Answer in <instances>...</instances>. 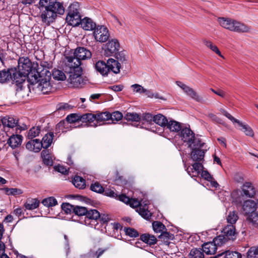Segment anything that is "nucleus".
<instances>
[{"label": "nucleus", "instance_id": "52", "mask_svg": "<svg viewBox=\"0 0 258 258\" xmlns=\"http://www.w3.org/2000/svg\"><path fill=\"white\" fill-rule=\"evenodd\" d=\"M124 118L127 120L138 121L140 119V116L136 113H127L125 116Z\"/></svg>", "mask_w": 258, "mask_h": 258}, {"label": "nucleus", "instance_id": "6", "mask_svg": "<svg viewBox=\"0 0 258 258\" xmlns=\"http://www.w3.org/2000/svg\"><path fill=\"white\" fill-rule=\"evenodd\" d=\"M51 74L47 69L44 68L39 72L38 81L34 84H37V88L43 94L47 93L51 90V85L50 83Z\"/></svg>", "mask_w": 258, "mask_h": 258}, {"label": "nucleus", "instance_id": "7", "mask_svg": "<svg viewBox=\"0 0 258 258\" xmlns=\"http://www.w3.org/2000/svg\"><path fill=\"white\" fill-rule=\"evenodd\" d=\"M180 136L184 142H186L188 144L189 148H192V145L196 147L199 146H202L200 144V139L195 137L194 132L189 128H182L181 130Z\"/></svg>", "mask_w": 258, "mask_h": 258}, {"label": "nucleus", "instance_id": "38", "mask_svg": "<svg viewBox=\"0 0 258 258\" xmlns=\"http://www.w3.org/2000/svg\"><path fill=\"white\" fill-rule=\"evenodd\" d=\"M51 74L53 78L57 80H64L66 78L64 73L59 70L54 69Z\"/></svg>", "mask_w": 258, "mask_h": 258}, {"label": "nucleus", "instance_id": "39", "mask_svg": "<svg viewBox=\"0 0 258 258\" xmlns=\"http://www.w3.org/2000/svg\"><path fill=\"white\" fill-rule=\"evenodd\" d=\"M152 227L154 231L156 233L162 232L164 230H166L165 225L160 221L153 222L152 223Z\"/></svg>", "mask_w": 258, "mask_h": 258}, {"label": "nucleus", "instance_id": "35", "mask_svg": "<svg viewBox=\"0 0 258 258\" xmlns=\"http://www.w3.org/2000/svg\"><path fill=\"white\" fill-rule=\"evenodd\" d=\"M111 115L108 112H103L98 113L95 114V120L98 122H103L106 120H109Z\"/></svg>", "mask_w": 258, "mask_h": 258}, {"label": "nucleus", "instance_id": "51", "mask_svg": "<svg viewBox=\"0 0 258 258\" xmlns=\"http://www.w3.org/2000/svg\"><path fill=\"white\" fill-rule=\"evenodd\" d=\"M115 58L117 59V61H119L121 62L126 61L127 59V56L124 51H117L115 54H114Z\"/></svg>", "mask_w": 258, "mask_h": 258}, {"label": "nucleus", "instance_id": "18", "mask_svg": "<svg viewBox=\"0 0 258 258\" xmlns=\"http://www.w3.org/2000/svg\"><path fill=\"white\" fill-rule=\"evenodd\" d=\"M15 69H4L0 71V83L2 84L7 83L12 80V74Z\"/></svg>", "mask_w": 258, "mask_h": 258}, {"label": "nucleus", "instance_id": "23", "mask_svg": "<svg viewBox=\"0 0 258 258\" xmlns=\"http://www.w3.org/2000/svg\"><path fill=\"white\" fill-rule=\"evenodd\" d=\"M66 22L69 25L77 26L80 25L81 21V16L78 14H68L66 17Z\"/></svg>", "mask_w": 258, "mask_h": 258}, {"label": "nucleus", "instance_id": "42", "mask_svg": "<svg viewBox=\"0 0 258 258\" xmlns=\"http://www.w3.org/2000/svg\"><path fill=\"white\" fill-rule=\"evenodd\" d=\"M95 120V114L92 113H85L80 115V121L83 122H92Z\"/></svg>", "mask_w": 258, "mask_h": 258}, {"label": "nucleus", "instance_id": "4", "mask_svg": "<svg viewBox=\"0 0 258 258\" xmlns=\"http://www.w3.org/2000/svg\"><path fill=\"white\" fill-rule=\"evenodd\" d=\"M18 70L28 76V82L34 84L38 81L39 72L32 68V62L27 57H20L18 61Z\"/></svg>", "mask_w": 258, "mask_h": 258}, {"label": "nucleus", "instance_id": "16", "mask_svg": "<svg viewBox=\"0 0 258 258\" xmlns=\"http://www.w3.org/2000/svg\"><path fill=\"white\" fill-rule=\"evenodd\" d=\"M218 22L223 28L232 31L233 29L235 20L224 17H220L218 19Z\"/></svg>", "mask_w": 258, "mask_h": 258}, {"label": "nucleus", "instance_id": "21", "mask_svg": "<svg viewBox=\"0 0 258 258\" xmlns=\"http://www.w3.org/2000/svg\"><path fill=\"white\" fill-rule=\"evenodd\" d=\"M107 67L108 69V72L112 71L114 74H118L120 72L121 66L118 61L113 58H109L107 61Z\"/></svg>", "mask_w": 258, "mask_h": 258}, {"label": "nucleus", "instance_id": "60", "mask_svg": "<svg viewBox=\"0 0 258 258\" xmlns=\"http://www.w3.org/2000/svg\"><path fill=\"white\" fill-rule=\"evenodd\" d=\"M110 115H111V117L110 119H111L113 121L120 120L123 117L122 113L119 111H115L111 114L110 113Z\"/></svg>", "mask_w": 258, "mask_h": 258}, {"label": "nucleus", "instance_id": "12", "mask_svg": "<svg viewBox=\"0 0 258 258\" xmlns=\"http://www.w3.org/2000/svg\"><path fill=\"white\" fill-rule=\"evenodd\" d=\"M19 120L17 118L12 116H5L1 119V122L3 126L9 128L16 127V129L20 130H25L26 128V126L22 127L19 124Z\"/></svg>", "mask_w": 258, "mask_h": 258}, {"label": "nucleus", "instance_id": "32", "mask_svg": "<svg viewBox=\"0 0 258 258\" xmlns=\"http://www.w3.org/2000/svg\"><path fill=\"white\" fill-rule=\"evenodd\" d=\"M166 126L171 132H177L181 130L180 123L175 120L168 121Z\"/></svg>", "mask_w": 258, "mask_h": 258}, {"label": "nucleus", "instance_id": "57", "mask_svg": "<svg viewBox=\"0 0 258 258\" xmlns=\"http://www.w3.org/2000/svg\"><path fill=\"white\" fill-rule=\"evenodd\" d=\"M224 258H241V254L237 251H226Z\"/></svg>", "mask_w": 258, "mask_h": 258}, {"label": "nucleus", "instance_id": "28", "mask_svg": "<svg viewBox=\"0 0 258 258\" xmlns=\"http://www.w3.org/2000/svg\"><path fill=\"white\" fill-rule=\"evenodd\" d=\"M140 239L145 243L149 245H152L156 243L157 238L153 235L149 234H143L141 235Z\"/></svg>", "mask_w": 258, "mask_h": 258}, {"label": "nucleus", "instance_id": "58", "mask_svg": "<svg viewBox=\"0 0 258 258\" xmlns=\"http://www.w3.org/2000/svg\"><path fill=\"white\" fill-rule=\"evenodd\" d=\"M173 235L168 232H162V233L158 236V238L161 239L164 242H167L169 239L173 238Z\"/></svg>", "mask_w": 258, "mask_h": 258}, {"label": "nucleus", "instance_id": "3", "mask_svg": "<svg viewBox=\"0 0 258 258\" xmlns=\"http://www.w3.org/2000/svg\"><path fill=\"white\" fill-rule=\"evenodd\" d=\"M64 13V8L62 4L55 0L47 9L42 12L41 14L42 21L49 25L54 21L57 15H61Z\"/></svg>", "mask_w": 258, "mask_h": 258}, {"label": "nucleus", "instance_id": "48", "mask_svg": "<svg viewBox=\"0 0 258 258\" xmlns=\"http://www.w3.org/2000/svg\"><path fill=\"white\" fill-rule=\"evenodd\" d=\"M228 240H227L225 238V236H223L222 234L215 237L213 239V242H214V244H215L216 246L218 247V246H220L222 245L223 244L225 243V242Z\"/></svg>", "mask_w": 258, "mask_h": 258}, {"label": "nucleus", "instance_id": "5", "mask_svg": "<svg viewBox=\"0 0 258 258\" xmlns=\"http://www.w3.org/2000/svg\"><path fill=\"white\" fill-rule=\"evenodd\" d=\"M82 67H67L66 65L65 72L68 75V82L72 87H81L84 84V80L82 76Z\"/></svg>", "mask_w": 258, "mask_h": 258}, {"label": "nucleus", "instance_id": "2", "mask_svg": "<svg viewBox=\"0 0 258 258\" xmlns=\"http://www.w3.org/2000/svg\"><path fill=\"white\" fill-rule=\"evenodd\" d=\"M257 190L254 184L249 181L245 182L240 187V189L233 191L231 197L236 203H241L244 198L253 199L255 198Z\"/></svg>", "mask_w": 258, "mask_h": 258}, {"label": "nucleus", "instance_id": "26", "mask_svg": "<svg viewBox=\"0 0 258 258\" xmlns=\"http://www.w3.org/2000/svg\"><path fill=\"white\" fill-rule=\"evenodd\" d=\"M95 69L99 72L102 75L105 76L108 73V69H107V63L103 61H97L95 66Z\"/></svg>", "mask_w": 258, "mask_h": 258}, {"label": "nucleus", "instance_id": "20", "mask_svg": "<svg viewBox=\"0 0 258 258\" xmlns=\"http://www.w3.org/2000/svg\"><path fill=\"white\" fill-rule=\"evenodd\" d=\"M23 137L19 135H13L8 140L7 143L13 149L18 147L21 145Z\"/></svg>", "mask_w": 258, "mask_h": 258}, {"label": "nucleus", "instance_id": "29", "mask_svg": "<svg viewBox=\"0 0 258 258\" xmlns=\"http://www.w3.org/2000/svg\"><path fill=\"white\" fill-rule=\"evenodd\" d=\"M235 123H238V124L242 127V130L245 135L252 137L254 136V133L252 128L247 124H244L238 119H236V121Z\"/></svg>", "mask_w": 258, "mask_h": 258}, {"label": "nucleus", "instance_id": "15", "mask_svg": "<svg viewBox=\"0 0 258 258\" xmlns=\"http://www.w3.org/2000/svg\"><path fill=\"white\" fill-rule=\"evenodd\" d=\"M100 217L99 212L95 209L88 210L86 214V224L91 225L92 226L95 225V223L96 222L97 220Z\"/></svg>", "mask_w": 258, "mask_h": 258}, {"label": "nucleus", "instance_id": "41", "mask_svg": "<svg viewBox=\"0 0 258 258\" xmlns=\"http://www.w3.org/2000/svg\"><path fill=\"white\" fill-rule=\"evenodd\" d=\"M204 167L202 163L199 162H196L192 165V168H191L192 172L195 173L192 175L194 176H197L199 175L201 171L203 169Z\"/></svg>", "mask_w": 258, "mask_h": 258}, {"label": "nucleus", "instance_id": "47", "mask_svg": "<svg viewBox=\"0 0 258 258\" xmlns=\"http://www.w3.org/2000/svg\"><path fill=\"white\" fill-rule=\"evenodd\" d=\"M247 258H258V246L251 247L247 252Z\"/></svg>", "mask_w": 258, "mask_h": 258}, {"label": "nucleus", "instance_id": "22", "mask_svg": "<svg viewBox=\"0 0 258 258\" xmlns=\"http://www.w3.org/2000/svg\"><path fill=\"white\" fill-rule=\"evenodd\" d=\"M223 235L227 240H233L235 235V228L233 225H228L222 231Z\"/></svg>", "mask_w": 258, "mask_h": 258}, {"label": "nucleus", "instance_id": "44", "mask_svg": "<svg viewBox=\"0 0 258 258\" xmlns=\"http://www.w3.org/2000/svg\"><path fill=\"white\" fill-rule=\"evenodd\" d=\"M42 203L44 206L47 207L54 206L57 204L56 200L52 197L44 199Z\"/></svg>", "mask_w": 258, "mask_h": 258}, {"label": "nucleus", "instance_id": "56", "mask_svg": "<svg viewBox=\"0 0 258 258\" xmlns=\"http://www.w3.org/2000/svg\"><path fill=\"white\" fill-rule=\"evenodd\" d=\"M62 209L67 214L74 213L75 206L69 203H63L61 205Z\"/></svg>", "mask_w": 258, "mask_h": 258}, {"label": "nucleus", "instance_id": "59", "mask_svg": "<svg viewBox=\"0 0 258 258\" xmlns=\"http://www.w3.org/2000/svg\"><path fill=\"white\" fill-rule=\"evenodd\" d=\"M125 234L131 237H136L139 236L138 231L132 228H126L124 229Z\"/></svg>", "mask_w": 258, "mask_h": 258}, {"label": "nucleus", "instance_id": "8", "mask_svg": "<svg viewBox=\"0 0 258 258\" xmlns=\"http://www.w3.org/2000/svg\"><path fill=\"white\" fill-rule=\"evenodd\" d=\"M256 202L253 200L249 199L243 202L242 205V211L245 215L247 216V220L252 223V217L258 214L256 211Z\"/></svg>", "mask_w": 258, "mask_h": 258}, {"label": "nucleus", "instance_id": "49", "mask_svg": "<svg viewBox=\"0 0 258 258\" xmlns=\"http://www.w3.org/2000/svg\"><path fill=\"white\" fill-rule=\"evenodd\" d=\"M74 213L79 216L85 215L87 213V209L84 207L75 206Z\"/></svg>", "mask_w": 258, "mask_h": 258}, {"label": "nucleus", "instance_id": "13", "mask_svg": "<svg viewBox=\"0 0 258 258\" xmlns=\"http://www.w3.org/2000/svg\"><path fill=\"white\" fill-rule=\"evenodd\" d=\"M14 69H15V71L13 72L12 80L13 81L14 83L16 84L18 86V88L21 89L22 84L24 83L26 79L28 80V76L25 75L22 72H20L19 70L17 71L16 68Z\"/></svg>", "mask_w": 258, "mask_h": 258}, {"label": "nucleus", "instance_id": "45", "mask_svg": "<svg viewBox=\"0 0 258 258\" xmlns=\"http://www.w3.org/2000/svg\"><path fill=\"white\" fill-rule=\"evenodd\" d=\"M41 132V127L40 126H37L35 127H32L28 132V137L31 139H33L38 136Z\"/></svg>", "mask_w": 258, "mask_h": 258}, {"label": "nucleus", "instance_id": "1", "mask_svg": "<svg viewBox=\"0 0 258 258\" xmlns=\"http://www.w3.org/2000/svg\"><path fill=\"white\" fill-rule=\"evenodd\" d=\"M92 53L90 50L83 47H79L74 50L73 53L66 56L65 64L67 67H81V60L91 58Z\"/></svg>", "mask_w": 258, "mask_h": 258}, {"label": "nucleus", "instance_id": "27", "mask_svg": "<svg viewBox=\"0 0 258 258\" xmlns=\"http://www.w3.org/2000/svg\"><path fill=\"white\" fill-rule=\"evenodd\" d=\"M53 137V134L52 133L47 134L43 137L42 141L40 142L43 148L47 149L50 146L52 142Z\"/></svg>", "mask_w": 258, "mask_h": 258}, {"label": "nucleus", "instance_id": "53", "mask_svg": "<svg viewBox=\"0 0 258 258\" xmlns=\"http://www.w3.org/2000/svg\"><path fill=\"white\" fill-rule=\"evenodd\" d=\"M131 87L132 88H133L134 93H138L140 94H142V93H146L148 91L147 89H145L141 85L137 84L132 85L131 86Z\"/></svg>", "mask_w": 258, "mask_h": 258}, {"label": "nucleus", "instance_id": "9", "mask_svg": "<svg viewBox=\"0 0 258 258\" xmlns=\"http://www.w3.org/2000/svg\"><path fill=\"white\" fill-rule=\"evenodd\" d=\"M93 36L96 41L103 43L108 40L110 37V34L106 26L98 25L93 31Z\"/></svg>", "mask_w": 258, "mask_h": 258}, {"label": "nucleus", "instance_id": "31", "mask_svg": "<svg viewBox=\"0 0 258 258\" xmlns=\"http://www.w3.org/2000/svg\"><path fill=\"white\" fill-rule=\"evenodd\" d=\"M154 122L162 127H165L167 125L168 120L166 117L161 114H158L154 115Z\"/></svg>", "mask_w": 258, "mask_h": 258}, {"label": "nucleus", "instance_id": "14", "mask_svg": "<svg viewBox=\"0 0 258 258\" xmlns=\"http://www.w3.org/2000/svg\"><path fill=\"white\" fill-rule=\"evenodd\" d=\"M200 144L202 146V147L199 146L196 147L192 145V148H190L192 149L190 157L193 161L199 162L204 159L205 152L203 150L200 149V148L203 147L204 143H202L200 142Z\"/></svg>", "mask_w": 258, "mask_h": 258}, {"label": "nucleus", "instance_id": "36", "mask_svg": "<svg viewBox=\"0 0 258 258\" xmlns=\"http://www.w3.org/2000/svg\"><path fill=\"white\" fill-rule=\"evenodd\" d=\"M147 204H145V206L143 208L139 207L136 210V211L144 219L148 220L151 216V213L146 209V206Z\"/></svg>", "mask_w": 258, "mask_h": 258}, {"label": "nucleus", "instance_id": "50", "mask_svg": "<svg viewBox=\"0 0 258 258\" xmlns=\"http://www.w3.org/2000/svg\"><path fill=\"white\" fill-rule=\"evenodd\" d=\"M90 189L94 192L100 194L102 193L104 191L103 186L98 182L92 184L90 186Z\"/></svg>", "mask_w": 258, "mask_h": 258}, {"label": "nucleus", "instance_id": "62", "mask_svg": "<svg viewBox=\"0 0 258 258\" xmlns=\"http://www.w3.org/2000/svg\"><path fill=\"white\" fill-rule=\"evenodd\" d=\"M55 170L63 174H67L68 173V170L63 166L57 165L55 167Z\"/></svg>", "mask_w": 258, "mask_h": 258}, {"label": "nucleus", "instance_id": "61", "mask_svg": "<svg viewBox=\"0 0 258 258\" xmlns=\"http://www.w3.org/2000/svg\"><path fill=\"white\" fill-rule=\"evenodd\" d=\"M220 110L224 115H225L226 117L230 119L232 122L235 123V121H236L237 119L233 117L230 113H229L226 110L223 109H221Z\"/></svg>", "mask_w": 258, "mask_h": 258}, {"label": "nucleus", "instance_id": "34", "mask_svg": "<svg viewBox=\"0 0 258 258\" xmlns=\"http://www.w3.org/2000/svg\"><path fill=\"white\" fill-rule=\"evenodd\" d=\"M41 157L43 159L44 163L46 165H51L52 164V159L49 154V151L47 150H43L41 153Z\"/></svg>", "mask_w": 258, "mask_h": 258}, {"label": "nucleus", "instance_id": "33", "mask_svg": "<svg viewBox=\"0 0 258 258\" xmlns=\"http://www.w3.org/2000/svg\"><path fill=\"white\" fill-rule=\"evenodd\" d=\"M39 205V202L36 199H32L28 200L25 204L24 206L26 209L29 210H33L36 209Z\"/></svg>", "mask_w": 258, "mask_h": 258}, {"label": "nucleus", "instance_id": "37", "mask_svg": "<svg viewBox=\"0 0 258 258\" xmlns=\"http://www.w3.org/2000/svg\"><path fill=\"white\" fill-rule=\"evenodd\" d=\"M204 43L207 47L210 48L213 51L215 52L219 56L223 58H224L217 46L213 44L212 42L208 40H204Z\"/></svg>", "mask_w": 258, "mask_h": 258}, {"label": "nucleus", "instance_id": "17", "mask_svg": "<svg viewBox=\"0 0 258 258\" xmlns=\"http://www.w3.org/2000/svg\"><path fill=\"white\" fill-rule=\"evenodd\" d=\"M81 24L82 28L87 31H94L97 27L96 23L90 18L85 17L81 19Z\"/></svg>", "mask_w": 258, "mask_h": 258}, {"label": "nucleus", "instance_id": "25", "mask_svg": "<svg viewBox=\"0 0 258 258\" xmlns=\"http://www.w3.org/2000/svg\"><path fill=\"white\" fill-rule=\"evenodd\" d=\"M218 247L213 241L207 242L202 245L203 251L207 254H213Z\"/></svg>", "mask_w": 258, "mask_h": 258}, {"label": "nucleus", "instance_id": "30", "mask_svg": "<svg viewBox=\"0 0 258 258\" xmlns=\"http://www.w3.org/2000/svg\"><path fill=\"white\" fill-rule=\"evenodd\" d=\"M72 182L75 186L79 189H84L86 187L85 180L79 176H75Z\"/></svg>", "mask_w": 258, "mask_h": 258}, {"label": "nucleus", "instance_id": "46", "mask_svg": "<svg viewBox=\"0 0 258 258\" xmlns=\"http://www.w3.org/2000/svg\"><path fill=\"white\" fill-rule=\"evenodd\" d=\"M238 217L235 211L230 212L227 217V221L230 225H233L238 220Z\"/></svg>", "mask_w": 258, "mask_h": 258}, {"label": "nucleus", "instance_id": "55", "mask_svg": "<svg viewBox=\"0 0 258 258\" xmlns=\"http://www.w3.org/2000/svg\"><path fill=\"white\" fill-rule=\"evenodd\" d=\"M66 120L69 123H74L80 121V115L75 113H72L67 116Z\"/></svg>", "mask_w": 258, "mask_h": 258}, {"label": "nucleus", "instance_id": "10", "mask_svg": "<svg viewBox=\"0 0 258 258\" xmlns=\"http://www.w3.org/2000/svg\"><path fill=\"white\" fill-rule=\"evenodd\" d=\"M176 85L182 89L183 92L189 97L194 100L195 101L200 102L204 103V100L203 98L198 94L192 88L183 84L181 82L176 81Z\"/></svg>", "mask_w": 258, "mask_h": 258}, {"label": "nucleus", "instance_id": "24", "mask_svg": "<svg viewBox=\"0 0 258 258\" xmlns=\"http://www.w3.org/2000/svg\"><path fill=\"white\" fill-rule=\"evenodd\" d=\"M250 30V28L248 26L244 24V23H241L240 22L235 20L232 31L238 33H246L249 32Z\"/></svg>", "mask_w": 258, "mask_h": 258}, {"label": "nucleus", "instance_id": "54", "mask_svg": "<svg viewBox=\"0 0 258 258\" xmlns=\"http://www.w3.org/2000/svg\"><path fill=\"white\" fill-rule=\"evenodd\" d=\"M5 190L6 193L8 195L16 196L20 195L22 193V191L21 189L16 188H5Z\"/></svg>", "mask_w": 258, "mask_h": 258}, {"label": "nucleus", "instance_id": "11", "mask_svg": "<svg viewBox=\"0 0 258 258\" xmlns=\"http://www.w3.org/2000/svg\"><path fill=\"white\" fill-rule=\"evenodd\" d=\"M119 48V43L117 39L109 40L104 46V55L106 56H113L118 51Z\"/></svg>", "mask_w": 258, "mask_h": 258}, {"label": "nucleus", "instance_id": "63", "mask_svg": "<svg viewBox=\"0 0 258 258\" xmlns=\"http://www.w3.org/2000/svg\"><path fill=\"white\" fill-rule=\"evenodd\" d=\"M201 176L204 178V179L208 180L211 181L212 179V177L210 174V173L206 170H203V169L201 172Z\"/></svg>", "mask_w": 258, "mask_h": 258}, {"label": "nucleus", "instance_id": "64", "mask_svg": "<svg viewBox=\"0 0 258 258\" xmlns=\"http://www.w3.org/2000/svg\"><path fill=\"white\" fill-rule=\"evenodd\" d=\"M133 208H137L141 205V202L135 199H131L129 204Z\"/></svg>", "mask_w": 258, "mask_h": 258}, {"label": "nucleus", "instance_id": "19", "mask_svg": "<svg viewBox=\"0 0 258 258\" xmlns=\"http://www.w3.org/2000/svg\"><path fill=\"white\" fill-rule=\"evenodd\" d=\"M26 148L29 151L37 153L41 150L42 147L39 140L34 139L28 142Z\"/></svg>", "mask_w": 258, "mask_h": 258}, {"label": "nucleus", "instance_id": "40", "mask_svg": "<svg viewBox=\"0 0 258 258\" xmlns=\"http://www.w3.org/2000/svg\"><path fill=\"white\" fill-rule=\"evenodd\" d=\"M204 252L202 248L192 249L190 252L191 258H204Z\"/></svg>", "mask_w": 258, "mask_h": 258}, {"label": "nucleus", "instance_id": "43", "mask_svg": "<svg viewBox=\"0 0 258 258\" xmlns=\"http://www.w3.org/2000/svg\"><path fill=\"white\" fill-rule=\"evenodd\" d=\"M79 10V3L78 2H74L69 6L68 14H70L71 15L78 14L79 15H80Z\"/></svg>", "mask_w": 258, "mask_h": 258}]
</instances>
